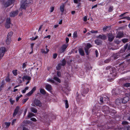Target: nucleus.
<instances>
[{"instance_id":"obj_1","label":"nucleus","mask_w":130,"mask_h":130,"mask_svg":"<svg viewBox=\"0 0 130 130\" xmlns=\"http://www.w3.org/2000/svg\"><path fill=\"white\" fill-rule=\"evenodd\" d=\"M86 85H82L80 90L81 93L82 95L84 96L89 91V89L87 87Z\"/></svg>"},{"instance_id":"obj_2","label":"nucleus","mask_w":130,"mask_h":130,"mask_svg":"<svg viewBox=\"0 0 130 130\" xmlns=\"http://www.w3.org/2000/svg\"><path fill=\"white\" fill-rule=\"evenodd\" d=\"M102 110L105 113L107 114L110 112V110L107 106H104L102 107Z\"/></svg>"},{"instance_id":"obj_3","label":"nucleus","mask_w":130,"mask_h":130,"mask_svg":"<svg viewBox=\"0 0 130 130\" xmlns=\"http://www.w3.org/2000/svg\"><path fill=\"white\" fill-rule=\"evenodd\" d=\"M32 105L34 107H35L36 106L40 107L42 106V104L40 100L37 99H36L34 101V104L33 105Z\"/></svg>"},{"instance_id":"obj_4","label":"nucleus","mask_w":130,"mask_h":130,"mask_svg":"<svg viewBox=\"0 0 130 130\" xmlns=\"http://www.w3.org/2000/svg\"><path fill=\"white\" fill-rule=\"evenodd\" d=\"M6 51V49L4 47H2L0 48V60L4 56Z\"/></svg>"},{"instance_id":"obj_5","label":"nucleus","mask_w":130,"mask_h":130,"mask_svg":"<svg viewBox=\"0 0 130 130\" xmlns=\"http://www.w3.org/2000/svg\"><path fill=\"white\" fill-rule=\"evenodd\" d=\"M13 35V33H8L7 36V39L6 40V42L7 44L8 45L11 41V37Z\"/></svg>"},{"instance_id":"obj_6","label":"nucleus","mask_w":130,"mask_h":130,"mask_svg":"<svg viewBox=\"0 0 130 130\" xmlns=\"http://www.w3.org/2000/svg\"><path fill=\"white\" fill-rule=\"evenodd\" d=\"M115 68L114 67H111L110 69V73L112 75V76L114 77H115L116 76V73L115 72Z\"/></svg>"},{"instance_id":"obj_7","label":"nucleus","mask_w":130,"mask_h":130,"mask_svg":"<svg viewBox=\"0 0 130 130\" xmlns=\"http://www.w3.org/2000/svg\"><path fill=\"white\" fill-rule=\"evenodd\" d=\"M92 47V45L88 43L86 46L85 48V50L87 55L88 54V50L89 48Z\"/></svg>"},{"instance_id":"obj_8","label":"nucleus","mask_w":130,"mask_h":130,"mask_svg":"<svg viewBox=\"0 0 130 130\" xmlns=\"http://www.w3.org/2000/svg\"><path fill=\"white\" fill-rule=\"evenodd\" d=\"M14 2V0H9L4 4V6L6 7L9 6L11 4Z\"/></svg>"},{"instance_id":"obj_9","label":"nucleus","mask_w":130,"mask_h":130,"mask_svg":"<svg viewBox=\"0 0 130 130\" xmlns=\"http://www.w3.org/2000/svg\"><path fill=\"white\" fill-rule=\"evenodd\" d=\"M129 98L128 96H125L122 99V103H123L125 104L127 103L129 100Z\"/></svg>"},{"instance_id":"obj_10","label":"nucleus","mask_w":130,"mask_h":130,"mask_svg":"<svg viewBox=\"0 0 130 130\" xmlns=\"http://www.w3.org/2000/svg\"><path fill=\"white\" fill-rule=\"evenodd\" d=\"M18 13V10L11 12L10 14V16L11 17H14Z\"/></svg>"},{"instance_id":"obj_11","label":"nucleus","mask_w":130,"mask_h":130,"mask_svg":"<svg viewBox=\"0 0 130 130\" xmlns=\"http://www.w3.org/2000/svg\"><path fill=\"white\" fill-rule=\"evenodd\" d=\"M20 109V107L19 106H17L14 110V112L13 114V117L15 116L18 113Z\"/></svg>"},{"instance_id":"obj_12","label":"nucleus","mask_w":130,"mask_h":130,"mask_svg":"<svg viewBox=\"0 0 130 130\" xmlns=\"http://www.w3.org/2000/svg\"><path fill=\"white\" fill-rule=\"evenodd\" d=\"M108 40L110 42H111L114 38L112 34L111 33H109L108 35Z\"/></svg>"},{"instance_id":"obj_13","label":"nucleus","mask_w":130,"mask_h":130,"mask_svg":"<svg viewBox=\"0 0 130 130\" xmlns=\"http://www.w3.org/2000/svg\"><path fill=\"white\" fill-rule=\"evenodd\" d=\"M36 87H34L27 94H26V95H27L28 96H30L36 90Z\"/></svg>"},{"instance_id":"obj_14","label":"nucleus","mask_w":130,"mask_h":130,"mask_svg":"<svg viewBox=\"0 0 130 130\" xmlns=\"http://www.w3.org/2000/svg\"><path fill=\"white\" fill-rule=\"evenodd\" d=\"M111 27L109 26H105L103 28V31L104 32L109 31L110 30Z\"/></svg>"},{"instance_id":"obj_15","label":"nucleus","mask_w":130,"mask_h":130,"mask_svg":"<svg viewBox=\"0 0 130 130\" xmlns=\"http://www.w3.org/2000/svg\"><path fill=\"white\" fill-rule=\"evenodd\" d=\"M24 1L22 0L21 2V8L22 9H25L26 8V6L27 5L25 4V3L24 2Z\"/></svg>"},{"instance_id":"obj_16","label":"nucleus","mask_w":130,"mask_h":130,"mask_svg":"<svg viewBox=\"0 0 130 130\" xmlns=\"http://www.w3.org/2000/svg\"><path fill=\"white\" fill-rule=\"evenodd\" d=\"M118 89H113L112 91V95H118Z\"/></svg>"},{"instance_id":"obj_17","label":"nucleus","mask_w":130,"mask_h":130,"mask_svg":"<svg viewBox=\"0 0 130 130\" xmlns=\"http://www.w3.org/2000/svg\"><path fill=\"white\" fill-rule=\"evenodd\" d=\"M96 37L97 38H99L103 40H105L106 39L107 37L106 36L102 34V35H99Z\"/></svg>"},{"instance_id":"obj_18","label":"nucleus","mask_w":130,"mask_h":130,"mask_svg":"<svg viewBox=\"0 0 130 130\" xmlns=\"http://www.w3.org/2000/svg\"><path fill=\"white\" fill-rule=\"evenodd\" d=\"M45 88L47 90L50 91H51L52 89V86L51 85L48 84L46 85Z\"/></svg>"},{"instance_id":"obj_19","label":"nucleus","mask_w":130,"mask_h":130,"mask_svg":"<svg viewBox=\"0 0 130 130\" xmlns=\"http://www.w3.org/2000/svg\"><path fill=\"white\" fill-rule=\"evenodd\" d=\"M23 81H24V79L27 80H30L31 79L30 77L27 75H24L22 78Z\"/></svg>"},{"instance_id":"obj_20","label":"nucleus","mask_w":130,"mask_h":130,"mask_svg":"<svg viewBox=\"0 0 130 130\" xmlns=\"http://www.w3.org/2000/svg\"><path fill=\"white\" fill-rule=\"evenodd\" d=\"M103 98L104 103H108L109 99L108 97L107 96H106V97H103Z\"/></svg>"},{"instance_id":"obj_21","label":"nucleus","mask_w":130,"mask_h":130,"mask_svg":"<svg viewBox=\"0 0 130 130\" xmlns=\"http://www.w3.org/2000/svg\"><path fill=\"white\" fill-rule=\"evenodd\" d=\"M120 56V55L119 53H117L113 54V57L115 59H116L119 57Z\"/></svg>"},{"instance_id":"obj_22","label":"nucleus","mask_w":130,"mask_h":130,"mask_svg":"<svg viewBox=\"0 0 130 130\" xmlns=\"http://www.w3.org/2000/svg\"><path fill=\"white\" fill-rule=\"evenodd\" d=\"M95 43L98 45H100L101 44L102 41L99 39H97L95 41Z\"/></svg>"},{"instance_id":"obj_23","label":"nucleus","mask_w":130,"mask_h":130,"mask_svg":"<svg viewBox=\"0 0 130 130\" xmlns=\"http://www.w3.org/2000/svg\"><path fill=\"white\" fill-rule=\"evenodd\" d=\"M24 1V2L26 5L30 3H32V0H22Z\"/></svg>"},{"instance_id":"obj_24","label":"nucleus","mask_w":130,"mask_h":130,"mask_svg":"<svg viewBox=\"0 0 130 130\" xmlns=\"http://www.w3.org/2000/svg\"><path fill=\"white\" fill-rule=\"evenodd\" d=\"M98 110L96 109V108L95 106L93 107L92 110V113L93 114L98 113Z\"/></svg>"},{"instance_id":"obj_25","label":"nucleus","mask_w":130,"mask_h":130,"mask_svg":"<svg viewBox=\"0 0 130 130\" xmlns=\"http://www.w3.org/2000/svg\"><path fill=\"white\" fill-rule=\"evenodd\" d=\"M122 102V99H117L116 100V104L118 105H119Z\"/></svg>"},{"instance_id":"obj_26","label":"nucleus","mask_w":130,"mask_h":130,"mask_svg":"<svg viewBox=\"0 0 130 130\" xmlns=\"http://www.w3.org/2000/svg\"><path fill=\"white\" fill-rule=\"evenodd\" d=\"M40 92L43 95L46 94V92L44 89L41 88L40 90Z\"/></svg>"},{"instance_id":"obj_27","label":"nucleus","mask_w":130,"mask_h":130,"mask_svg":"<svg viewBox=\"0 0 130 130\" xmlns=\"http://www.w3.org/2000/svg\"><path fill=\"white\" fill-rule=\"evenodd\" d=\"M79 54L82 56H84V53L83 50L81 48H79Z\"/></svg>"},{"instance_id":"obj_28","label":"nucleus","mask_w":130,"mask_h":130,"mask_svg":"<svg viewBox=\"0 0 130 130\" xmlns=\"http://www.w3.org/2000/svg\"><path fill=\"white\" fill-rule=\"evenodd\" d=\"M30 110L31 111L34 113H36L37 112V109L34 107H31Z\"/></svg>"},{"instance_id":"obj_29","label":"nucleus","mask_w":130,"mask_h":130,"mask_svg":"<svg viewBox=\"0 0 130 130\" xmlns=\"http://www.w3.org/2000/svg\"><path fill=\"white\" fill-rule=\"evenodd\" d=\"M47 46L46 45V51L44 49H42V51L43 53L46 54L48 52L49 50L47 48Z\"/></svg>"},{"instance_id":"obj_30","label":"nucleus","mask_w":130,"mask_h":130,"mask_svg":"<svg viewBox=\"0 0 130 130\" xmlns=\"http://www.w3.org/2000/svg\"><path fill=\"white\" fill-rule=\"evenodd\" d=\"M123 33H118L116 37L121 38L123 37Z\"/></svg>"},{"instance_id":"obj_31","label":"nucleus","mask_w":130,"mask_h":130,"mask_svg":"<svg viewBox=\"0 0 130 130\" xmlns=\"http://www.w3.org/2000/svg\"><path fill=\"white\" fill-rule=\"evenodd\" d=\"M124 128V130H130V126L128 125H125Z\"/></svg>"},{"instance_id":"obj_32","label":"nucleus","mask_w":130,"mask_h":130,"mask_svg":"<svg viewBox=\"0 0 130 130\" xmlns=\"http://www.w3.org/2000/svg\"><path fill=\"white\" fill-rule=\"evenodd\" d=\"M64 4H63L61 5L60 7V10L62 13H63L64 11Z\"/></svg>"},{"instance_id":"obj_33","label":"nucleus","mask_w":130,"mask_h":130,"mask_svg":"<svg viewBox=\"0 0 130 130\" xmlns=\"http://www.w3.org/2000/svg\"><path fill=\"white\" fill-rule=\"evenodd\" d=\"M62 65L61 64H59L56 67V69L57 70H60L61 68Z\"/></svg>"},{"instance_id":"obj_34","label":"nucleus","mask_w":130,"mask_h":130,"mask_svg":"<svg viewBox=\"0 0 130 130\" xmlns=\"http://www.w3.org/2000/svg\"><path fill=\"white\" fill-rule=\"evenodd\" d=\"M53 79L59 83H60L61 82L60 80L56 77H54L53 78Z\"/></svg>"},{"instance_id":"obj_35","label":"nucleus","mask_w":130,"mask_h":130,"mask_svg":"<svg viewBox=\"0 0 130 130\" xmlns=\"http://www.w3.org/2000/svg\"><path fill=\"white\" fill-rule=\"evenodd\" d=\"M68 45L66 44H64L61 46V48L63 49L65 51L66 48H67Z\"/></svg>"},{"instance_id":"obj_36","label":"nucleus","mask_w":130,"mask_h":130,"mask_svg":"<svg viewBox=\"0 0 130 130\" xmlns=\"http://www.w3.org/2000/svg\"><path fill=\"white\" fill-rule=\"evenodd\" d=\"M123 86L124 87H128L130 86V83H125L123 84Z\"/></svg>"},{"instance_id":"obj_37","label":"nucleus","mask_w":130,"mask_h":130,"mask_svg":"<svg viewBox=\"0 0 130 130\" xmlns=\"http://www.w3.org/2000/svg\"><path fill=\"white\" fill-rule=\"evenodd\" d=\"M64 102L65 104V107L66 108H68L69 107V104L68 101L67 100H66L64 101Z\"/></svg>"},{"instance_id":"obj_38","label":"nucleus","mask_w":130,"mask_h":130,"mask_svg":"<svg viewBox=\"0 0 130 130\" xmlns=\"http://www.w3.org/2000/svg\"><path fill=\"white\" fill-rule=\"evenodd\" d=\"M6 23L11 24V21L10 18H8L6 19Z\"/></svg>"},{"instance_id":"obj_39","label":"nucleus","mask_w":130,"mask_h":130,"mask_svg":"<svg viewBox=\"0 0 130 130\" xmlns=\"http://www.w3.org/2000/svg\"><path fill=\"white\" fill-rule=\"evenodd\" d=\"M64 51H65L61 47L59 50L58 52L60 54H61L64 52Z\"/></svg>"},{"instance_id":"obj_40","label":"nucleus","mask_w":130,"mask_h":130,"mask_svg":"<svg viewBox=\"0 0 130 130\" xmlns=\"http://www.w3.org/2000/svg\"><path fill=\"white\" fill-rule=\"evenodd\" d=\"M34 116V114L31 113L30 112L29 113V114L28 116V117L29 118H30Z\"/></svg>"},{"instance_id":"obj_41","label":"nucleus","mask_w":130,"mask_h":130,"mask_svg":"<svg viewBox=\"0 0 130 130\" xmlns=\"http://www.w3.org/2000/svg\"><path fill=\"white\" fill-rule=\"evenodd\" d=\"M66 61L65 59H63L62 61V66H64L65 65L66 63Z\"/></svg>"},{"instance_id":"obj_42","label":"nucleus","mask_w":130,"mask_h":130,"mask_svg":"<svg viewBox=\"0 0 130 130\" xmlns=\"http://www.w3.org/2000/svg\"><path fill=\"white\" fill-rule=\"evenodd\" d=\"M128 46V44H126L124 46V49H122L121 51H122L123 50V52L124 51H125L126 50Z\"/></svg>"},{"instance_id":"obj_43","label":"nucleus","mask_w":130,"mask_h":130,"mask_svg":"<svg viewBox=\"0 0 130 130\" xmlns=\"http://www.w3.org/2000/svg\"><path fill=\"white\" fill-rule=\"evenodd\" d=\"M122 125H128V123L127 122L125 121H123L122 123Z\"/></svg>"},{"instance_id":"obj_44","label":"nucleus","mask_w":130,"mask_h":130,"mask_svg":"<svg viewBox=\"0 0 130 130\" xmlns=\"http://www.w3.org/2000/svg\"><path fill=\"white\" fill-rule=\"evenodd\" d=\"M11 24L6 23L5 24V27L7 28H8L10 27Z\"/></svg>"},{"instance_id":"obj_45","label":"nucleus","mask_w":130,"mask_h":130,"mask_svg":"<svg viewBox=\"0 0 130 130\" xmlns=\"http://www.w3.org/2000/svg\"><path fill=\"white\" fill-rule=\"evenodd\" d=\"M5 80L7 82H10V79L9 78V75H8L7 77Z\"/></svg>"},{"instance_id":"obj_46","label":"nucleus","mask_w":130,"mask_h":130,"mask_svg":"<svg viewBox=\"0 0 130 130\" xmlns=\"http://www.w3.org/2000/svg\"><path fill=\"white\" fill-rule=\"evenodd\" d=\"M128 39L124 38L122 39V41L123 43H125L128 42Z\"/></svg>"},{"instance_id":"obj_47","label":"nucleus","mask_w":130,"mask_h":130,"mask_svg":"<svg viewBox=\"0 0 130 130\" xmlns=\"http://www.w3.org/2000/svg\"><path fill=\"white\" fill-rule=\"evenodd\" d=\"M10 122H6L5 123V124L6 125V127L8 128L10 126Z\"/></svg>"},{"instance_id":"obj_48","label":"nucleus","mask_w":130,"mask_h":130,"mask_svg":"<svg viewBox=\"0 0 130 130\" xmlns=\"http://www.w3.org/2000/svg\"><path fill=\"white\" fill-rule=\"evenodd\" d=\"M110 61V59L109 58L104 61V62L106 63H108Z\"/></svg>"},{"instance_id":"obj_49","label":"nucleus","mask_w":130,"mask_h":130,"mask_svg":"<svg viewBox=\"0 0 130 130\" xmlns=\"http://www.w3.org/2000/svg\"><path fill=\"white\" fill-rule=\"evenodd\" d=\"M100 102L101 104L104 103V101L103 100V97H100Z\"/></svg>"},{"instance_id":"obj_50","label":"nucleus","mask_w":130,"mask_h":130,"mask_svg":"<svg viewBox=\"0 0 130 130\" xmlns=\"http://www.w3.org/2000/svg\"><path fill=\"white\" fill-rule=\"evenodd\" d=\"M57 75L58 77H60L61 76V72L60 71H57Z\"/></svg>"},{"instance_id":"obj_51","label":"nucleus","mask_w":130,"mask_h":130,"mask_svg":"<svg viewBox=\"0 0 130 130\" xmlns=\"http://www.w3.org/2000/svg\"><path fill=\"white\" fill-rule=\"evenodd\" d=\"M47 81L48 82H50L52 83H54V81L52 79H48L47 80Z\"/></svg>"},{"instance_id":"obj_52","label":"nucleus","mask_w":130,"mask_h":130,"mask_svg":"<svg viewBox=\"0 0 130 130\" xmlns=\"http://www.w3.org/2000/svg\"><path fill=\"white\" fill-rule=\"evenodd\" d=\"M113 10V7H109L108 9V11L109 12H112Z\"/></svg>"},{"instance_id":"obj_53","label":"nucleus","mask_w":130,"mask_h":130,"mask_svg":"<svg viewBox=\"0 0 130 130\" xmlns=\"http://www.w3.org/2000/svg\"><path fill=\"white\" fill-rule=\"evenodd\" d=\"M17 70H13L12 71V72L14 75H16L17 74Z\"/></svg>"},{"instance_id":"obj_54","label":"nucleus","mask_w":130,"mask_h":130,"mask_svg":"<svg viewBox=\"0 0 130 130\" xmlns=\"http://www.w3.org/2000/svg\"><path fill=\"white\" fill-rule=\"evenodd\" d=\"M38 37V36H36L35 38L32 37L31 38H30V39L32 40H34L37 39Z\"/></svg>"},{"instance_id":"obj_55","label":"nucleus","mask_w":130,"mask_h":130,"mask_svg":"<svg viewBox=\"0 0 130 130\" xmlns=\"http://www.w3.org/2000/svg\"><path fill=\"white\" fill-rule=\"evenodd\" d=\"M77 36V33H74L73 37L74 38H76Z\"/></svg>"},{"instance_id":"obj_56","label":"nucleus","mask_w":130,"mask_h":130,"mask_svg":"<svg viewBox=\"0 0 130 130\" xmlns=\"http://www.w3.org/2000/svg\"><path fill=\"white\" fill-rule=\"evenodd\" d=\"M28 98H27L23 100H22V103H23V104L24 103L27 101L28 100Z\"/></svg>"},{"instance_id":"obj_57","label":"nucleus","mask_w":130,"mask_h":130,"mask_svg":"<svg viewBox=\"0 0 130 130\" xmlns=\"http://www.w3.org/2000/svg\"><path fill=\"white\" fill-rule=\"evenodd\" d=\"M27 62H25L23 64V65H22V67L24 68H25L27 65Z\"/></svg>"},{"instance_id":"obj_58","label":"nucleus","mask_w":130,"mask_h":130,"mask_svg":"<svg viewBox=\"0 0 130 130\" xmlns=\"http://www.w3.org/2000/svg\"><path fill=\"white\" fill-rule=\"evenodd\" d=\"M57 54L56 53H54L53 55V58L54 59H56L57 57Z\"/></svg>"},{"instance_id":"obj_59","label":"nucleus","mask_w":130,"mask_h":130,"mask_svg":"<svg viewBox=\"0 0 130 130\" xmlns=\"http://www.w3.org/2000/svg\"><path fill=\"white\" fill-rule=\"evenodd\" d=\"M5 83V82L4 80H3L2 82L1 85V87L3 88V86Z\"/></svg>"},{"instance_id":"obj_60","label":"nucleus","mask_w":130,"mask_h":130,"mask_svg":"<svg viewBox=\"0 0 130 130\" xmlns=\"http://www.w3.org/2000/svg\"><path fill=\"white\" fill-rule=\"evenodd\" d=\"M80 1V0H74V2L76 4L78 3Z\"/></svg>"},{"instance_id":"obj_61","label":"nucleus","mask_w":130,"mask_h":130,"mask_svg":"<svg viewBox=\"0 0 130 130\" xmlns=\"http://www.w3.org/2000/svg\"><path fill=\"white\" fill-rule=\"evenodd\" d=\"M111 67L110 66H107L106 68V70H109L110 71V69L111 68Z\"/></svg>"},{"instance_id":"obj_62","label":"nucleus","mask_w":130,"mask_h":130,"mask_svg":"<svg viewBox=\"0 0 130 130\" xmlns=\"http://www.w3.org/2000/svg\"><path fill=\"white\" fill-rule=\"evenodd\" d=\"M10 101L12 104H13L14 102V101L12 100V99H10Z\"/></svg>"},{"instance_id":"obj_63","label":"nucleus","mask_w":130,"mask_h":130,"mask_svg":"<svg viewBox=\"0 0 130 130\" xmlns=\"http://www.w3.org/2000/svg\"><path fill=\"white\" fill-rule=\"evenodd\" d=\"M16 119H13V120L12 122V125H13L14 123H15V122L16 121Z\"/></svg>"},{"instance_id":"obj_64","label":"nucleus","mask_w":130,"mask_h":130,"mask_svg":"<svg viewBox=\"0 0 130 130\" xmlns=\"http://www.w3.org/2000/svg\"><path fill=\"white\" fill-rule=\"evenodd\" d=\"M54 9V8L53 7H52L51 8V10L50 12H53Z\"/></svg>"}]
</instances>
